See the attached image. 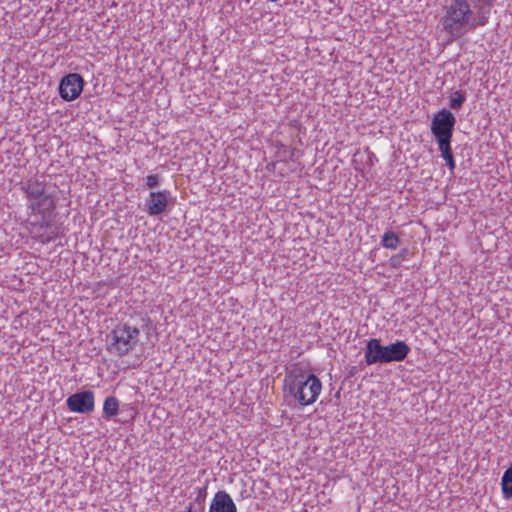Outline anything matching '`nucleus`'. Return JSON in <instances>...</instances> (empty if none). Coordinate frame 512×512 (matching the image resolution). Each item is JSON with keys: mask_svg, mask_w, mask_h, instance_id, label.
Listing matches in <instances>:
<instances>
[{"mask_svg": "<svg viewBox=\"0 0 512 512\" xmlns=\"http://www.w3.org/2000/svg\"><path fill=\"white\" fill-rule=\"evenodd\" d=\"M494 0H449L443 6L439 26L452 42L467 32L485 26Z\"/></svg>", "mask_w": 512, "mask_h": 512, "instance_id": "nucleus-1", "label": "nucleus"}, {"mask_svg": "<svg viewBox=\"0 0 512 512\" xmlns=\"http://www.w3.org/2000/svg\"><path fill=\"white\" fill-rule=\"evenodd\" d=\"M410 351L409 345L404 341L398 340L384 346L380 339L371 338L366 344L364 360L366 365L401 362L406 359Z\"/></svg>", "mask_w": 512, "mask_h": 512, "instance_id": "nucleus-2", "label": "nucleus"}, {"mask_svg": "<svg viewBox=\"0 0 512 512\" xmlns=\"http://www.w3.org/2000/svg\"><path fill=\"white\" fill-rule=\"evenodd\" d=\"M140 331L127 324H118L109 334L107 350L118 356H125L131 352L138 342Z\"/></svg>", "mask_w": 512, "mask_h": 512, "instance_id": "nucleus-3", "label": "nucleus"}, {"mask_svg": "<svg viewBox=\"0 0 512 512\" xmlns=\"http://www.w3.org/2000/svg\"><path fill=\"white\" fill-rule=\"evenodd\" d=\"M455 123V116L446 108L434 114L430 129L438 145L451 143Z\"/></svg>", "mask_w": 512, "mask_h": 512, "instance_id": "nucleus-4", "label": "nucleus"}, {"mask_svg": "<svg viewBox=\"0 0 512 512\" xmlns=\"http://www.w3.org/2000/svg\"><path fill=\"white\" fill-rule=\"evenodd\" d=\"M322 390L320 379L314 374H308L306 380L296 383L289 393L302 405L308 406L313 404Z\"/></svg>", "mask_w": 512, "mask_h": 512, "instance_id": "nucleus-5", "label": "nucleus"}, {"mask_svg": "<svg viewBox=\"0 0 512 512\" xmlns=\"http://www.w3.org/2000/svg\"><path fill=\"white\" fill-rule=\"evenodd\" d=\"M84 87V79L78 73H70L64 76L59 84V95L64 101L77 99Z\"/></svg>", "mask_w": 512, "mask_h": 512, "instance_id": "nucleus-6", "label": "nucleus"}, {"mask_svg": "<svg viewBox=\"0 0 512 512\" xmlns=\"http://www.w3.org/2000/svg\"><path fill=\"white\" fill-rule=\"evenodd\" d=\"M66 405L71 412L89 414L94 410V393L90 390L77 392L69 396Z\"/></svg>", "mask_w": 512, "mask_h": 512, "instance_id": "nucleus-7", "label": "nucleus"}, {"mask_svg": "<svg viewBox=\"0 0 512 512\" xmlns=\"http://www.w3.org/2000/svg\"><path fill=\"white\" fill-rule=\"evenodd\" d=\"M170 203H173L170 191L150 192L145 201V211L149 216H158L167 210Z\"/></svg>", "mask_w": 512, "mask_h": 512, "instance_id": "nucleus-8", "label": "nucleus"}, {"mask_svg": "<svg viewBox=\"0 0 512 512\" xmlns=\"http://www.w3.org/2000/svg\"><path fill=\"white\" fill-rule=\"evenodd\" d=\"M209 512H237V507L226 491H218L210 504Z\"/></svg>", "mask_w": 512, "mask_h": 512, "instance_id": "nucleus-9", "label": "nucleus"}, {"mask_svg": "<svg viewBox=\"0 0 512 512\" xmlns=\"http://www.w3.org/2000/svg\"><path fill=\"white\" fill-rule=\"evenodd\" d=\"M28 208L32 213L41 214L43 217H46L47 214H50L55 209V203L50 195L44 194L36 201H31Z\"/></svg>", "mask_w": 512, "mask_h": 512, "instance_id": "nucleus-10", "label": "nucleus"}, {"mask_svg": "<svg viewBox=\"0 0 512 512\" xmlns=\"http://www.w3.org/2000/svg\"><path fill=\"white\" fill-rule=\"evenodd\" d=\"M22 189L29 199L36 201L44 195L45 185L37 179H29L23 184Z\"/></svg>", "mask_w": 512, "mask_h": 512, "instance_id": "nucleus-11", "label": "nucleus"}, {"mask_svg": "<svg viewBox=\"0 0 512 512\" xmlns=\"http://www.w3.org/2000/svg\"><path fill=\"white\" fill-rule=\"evenodd\" d=\"M307 376L306 371L299 364L293 365L286 376L288 390L290 391L294 385L296 386V383L299 384L306 380Z\"/></svg>", "mask_w": 512, "mask_h": 512, "instance_id": "nucleus-12", "label": "nucleus"}, {"mask_svg": "<svg viewBox=\"0 0 512 512\" xmlns=\"http://www.w3.org/2000/svg\"><path fill=\"white\" fill-rule=\"evenodd\" d=\"M119 401L114 396H109L105 399L103 404V414L106 418H112L118 414Z\"/></svg>", "mask_w": 512, "mask_h": 512, "instance_id": "nucleus-13", "label": "nucleus"}, {"mask_svg": "<svg viewBox=\"0 0 512 512\" xmlns=\"http://www.w3.org/2000/svg\"><path fill=\"white\" fill-rule=\"evenodd\" d=\"M441 157L445 160L447 167L451 172L455 169V161L452 153L451 143L438 145Z\"/></svg>", "mask_w": 512, "mask_h": 512, "instance_id": "nucleus-14", "label": "nucleus"}, {"mask_svg": "<svg viewBox=\"0 0 512 512\" xmlns=\"http://www.w3.org/2000/svg\"><path fill=\"white\" fill-rule=\"evenodd\" d=\"M399 243L400 239L398 235L391 230L386 231L381 239V245L387 249H396Z\"/></svg>", "mask_w": 512, "mask_h": 512, "instance_id": "nucleus-15", "label": "nucleus"}, {"mask_svg": "<svg viewBox=\"0 0 512 512\" xmlns=\"http://www.w3.org/2000/svg\"><path fill=\"white\" fill-rule=\"evenodd\" d=\"M466 100L465 91L458 90L451 93L449 97V106L452 109H460Z\"/></svg>", "mask_w": 512, "mask_h": 512, "instance_id": "nucleus-16", "label": "nucleus"}, {"mask_svg": "<svg viewBox=\"0 0 512 512\" xmlns=\"http://www.w3.org/2000/svg\"><path fill=\"white\" fill-rule=\"evenodd\" d=\"M161 181V177L158 174H151L146 177V186L149 189L156 188Z\"/></svg>", "mask_w": 512, "mask_h": 512, "instance_id": "nucleus-17", "label": "nucleus"}, {"mask_svg": "<svg viewBox=\"0 0 512 512\" xmlns=\"http://www.w3.org/2000/svg\"><path fill=\"white\" fill-rule=\"evenodd\" d=\"M206 498V488H202L199 490L197 497L194 500V504L199 506V512L204 511V502Z\"/></svg>", "mask_w": 512, "mask_h": 512, "instance_id": "nucleus-18", "label": "nucleus"}, {"mask_svg": "<svg viewBox=\"0 0 512 512\" xmlns=\"http://www.w3.org/2000/svg\"><path fill=\"white\" fill-rule=\"evenodd\" d=\"M390 262V266L392 268H398L401 266L403 260H402V255H394L390 258L389 260Z\"/></svg>", "mask_w": 512, "mask_h": 512, "instance_id": "nucleus-19", "label": "nucleus"}, {"mask_svg": "<svg viewBox=\"0 0 512 512\" xmlns=\"http://www.w3.org/2000/svg\"><path fill=\"white\" fill-rule=\"evenodd\" d=\"M57 234L55 232L43 233L39 235V239L42 243H48L53 240Z\"/></svg>", "mask_w": 512, "mask_h": 512, "instance_id": "nucleus-20", "label": "nucleus"}, {"mask_svg": "<svg viewBox=\"0 0 512 512\" xmlns=\"http://www.w3.org/2000/svg\"><path fill=\"white\" fill-rule=\"evenodd\" d=\"M42 218H43V220H42V222L39 224V227H40L41 229H43V228H45V229H49V228L51 227V223H50V221H46V220H45V217H43V216H42Z\"/></svg>", "mask_w": 512, "mask_h": 512, "instance_id": "nucleus-21", "label": "nucleus"}, {"mask_svg": "<svg viewBox=\"0 0 512 512\" xmlns=\"http://www.w3.org/2000/svg\"><path fill=\"white\" fill-rule=\"evenodd\" d=\"M184 512H197V509H194L193 504L190 503Z\"/></svg>", "mask_w": 512, "mask_h": 512, "instance_id": "nucleus-22", "label": "nucleus"}, {"mask_svg": "<svg viewBox=\"0 0 512 512\" xmlns=\"http://www.w3.org/2000/svg\"><path fill=\"white\" fill-rule=\"evenodd\" d=\"M408 254V250L407 249H403L401 250V252L398 254V255H402V260L405 259V256Z\"/></svg>", "mask_w": 512, "mask_h": 512, "instance_id": "nucleus-23", "label": "nucleus"}, {"mask_svg": "<svg viewBox=\"0 0 512 512\" xmlns=\"http://www.w3.org/2000/svg\"><path fill=\"white\" fill-rule=\"evenodd\" d=\"M244 493H246V490H244V491L241 493L242 498H244V497H245V496H244Z\"/></svg>", "mask_w": 512, "mask_h": 512, "instance_id": "nucleus-24", "label": "nucleus"}]
</instances>
